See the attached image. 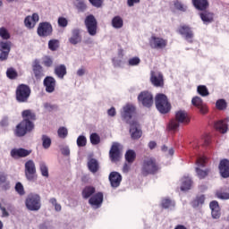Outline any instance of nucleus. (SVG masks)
<instances>
[{
    "instance_id": "49",
    "label": "nucleus",
    "mask_w": 229,
    "mask_h": 229,
    "mask_svg": "<svg viewBox=\"0 0 229 229\" xmlns=\"http://www.w3.org/2000/svg\"><path fill=\"white\" fill-rule=\"evenodd\" d=\"M58 137L60 139H65L69 135V131L65 127H60L57 131Z\"/></svg>"
},
{
    "instance_id": "29",
    "label": "nucleus",
    "mask_w": 229,
    "mask_h": 229,
    "mask_svg": "<svg viewBox=\"0 0 229 229\" xmlns=\"http://www.w3.org/2000/svg\"><path fill=\"white\" fill-rule=\"evenodd\" d=\"M193 6L200 12H205L208 8V0H192Z\"/></svg>"
},
{
    "instance_id": "44",
    "label": "nucleus",
    "mask_w": 229,
    "mask_h": 229,
    "mask_svg": "<svg viewBox=\"0 0 229 229\" xmlns=\"http://www.w3.org/2000/svg\"><path fill=\"white\" fill-rule=\"evenodd\" d=\"M89 140L93 146H98L101 142V137L98 133L94 132L90 135Z\"/></svg>"
},
{
    "instance_id": "5",
    "label": "nucleus",
    "mask_w": 229,
    "mask_h": 229,
    "mask_svg": "<svg viewBox=\"0 0 229 229\" xmlns=\"http://www.w3.org/2000/svg\"><path fill=\"white\" fill-rule=\"evenodd\" d=\"M31 96V88L28 84H20L15 90V99L18 103H28Z\"/></svg>"
},
{
    "instance_id": "32",
    "label": "nucleus",
    "mask_w": 229,
    "mask_h": 229,
    "mask_svg": "<svg viewBox=\"0 0 229 229\" xmlns=\"http://www.w3.org/2000/svg\"><path fill=\"white\" fill-rule=\"evenodd\" d=\"M125 162L133 164L137 160V153L133 149H128L124 154Z\"/></svg>"
},
{
    "instance_id": "48",
    "label": "nucleus",
    "mask_w": 229,
    "mask_h": 229,
    "mask_svg": "<svg viewBox=\"0 0 229 229\" xmlns=\"http://www.w3.org/2000/svg\"><path fill=\"white\" fill-rule=\"evenodd\" d=\"M174 6L175 10H179V12H186L187 11V6H185L182 2L175 0L174 2Z\"/></svg>"
},
{
    "instance_id": "25",
    "label": "nucleus",
    "mask_w": 229,
    "mask_h": 229,
    "mask_svg": "<svg viewBox=\"0 0 229 229\" xmlns=\"http://www.w3.org/2000/svg\"><path fill=\"white\" fill-rule=\"evenodd\" d=\"M219 174L222 178H229V160L222 159L218 165Z\"/></svg>"
},
{
    "instance_id": "14",
    "label": "nucleus",
    "mask_w": 229,
    "mask_h": 229,
    "mask_svg": "<svg viewBox=\"0 0 229 229\" xmlns=\"http://www.w3.org/2000/svg\"><path fill=\"white\" fill-rule=\"evenodd\" d=\"M177 33L182 35V37H183L190 44L194 42V32L189 25H181L177 30Z\"/></svg>"
},
{
    "instance_id": "55",
    "label": "nucleus",
    "mask_w": 229,
    "mask_h": 229,
    "mask_svg": "<svg viewBox=\"0 0 229 229\" xmlns=\"http://www.w3.org/2000/svg\"><path fill=\"white\" fill-rule=\"evenodd\" d=\"M43 65H45V67H52L53 66V58H51L50 56H45L43 58Z\"/></svg>"
},
{
    "instance_id": "43",
    "label": "nucleus",
    "mask_w": 229,
    "mask_h": 229,
    "mask_svg": "<svg viewBox=\"0 0 229 229\" xmlns=\"http://www.w3.org/2000/svg\"><path fill=\"white\" fill-rule=\"evenodd\" d=\"M39 171L42 176H45V178H49V168L45 165V163H40Z\"/></svg>"
},
{
    "instance_id": "53",
    "label": "nucleus",
    "mask_w": 229,
    "mask_h": 229,
    "mask_svg": "<svg viewBox=\"0 0 229 229\" xmlns=\"http://www.w3.org/2000/svg\"><path fill=\"white\" fill-rule=\"evenodd\" d=\"M15 191L20 194V196H24L26 191H24V186L21 182L15 184Z\"/></svg>"
},
{
    "instance_id": "40",
    "label": "nucleus",
    "mask_w": 229,
    "mask_h": 229,
    "mask_svg": "<svg viewBox=\"0 0 229 229\" xmlns=\"http://www.w3.org/2000/svg\"><path fill=\"white\" fill-rule=\"evenodd\" d=\"M197 92L198 94H199V96H202V98H207V96L210 95V92H208V89L205 85L198 86Z\"/></svg>"
},
{
    "instance_id": "21",
    "label": "nucleus",
    "mask_w": 229,
    "mask_h": 229,
    "mask_svg": "<svg viewBox=\"0 0 229 229\" xmlns=\"http://www.w3.org/2000/svg\"><path fill=\"white\" fill-rule=\"evenodd\" d=\"M135 114V106L131 105H127L123 107V114H122V118L125 121L126 124L131 123V117Z\"/></svg>"
},
{
    "instance_id": "64",
    "label": "nucleus",
    "mask_w": 229,
    "mask_h": 229,
    "mask_svg": "<svg viewBox=\"0 0 229 229\" xmlns=\"http://www.w3.org/2000/svg\"><path fill=\"white\" fill-rule=\"evenodd\" d=\"M2 191H8L10 189V182L6 181L5 182H3L2 184Z\"/></svg>"
},
{
    "instance_id": "30",
    "label": "nucleus",
    "mask_w": 229,
    "mask_h": 229,
    "mask_svg": "<svg viewBox=\"0 0 229 229\" xmlns=\"http://www.w3.org/2000/svg\"><path fill=\"white\" fill-rule=\"evenodd\" d=\"M69 42L73 46H76V44H80V42H81V34H80V30L75 29L72 30Z\"/></svg>"
},
{
    "instance_id": "57",
    "label": "nucleus",
    "mask_w": 229,
    "mask_h": 229,
    "mask_svg": "<svg viewBox=\"0 0 229 229\" xmlns=\"http://www.w3.org/2000/svg\"><path fill=\"white\" fill-rule=\"evenodd\" d=\"M132 164L133 163H129V162L125 161V163L123 164V173H130Z\"/></svg>"
},
{
    "instance_id": "56",
    "label": "nucleus",
    "mask_w": 229,
    "mask_h": 229,
    "mask_svg": "<svg viewBox=\"0 0 229 229\" xmlns=\"http://www.w3.org/2000/svg\"><path fill=\"white\" fill-rule=\"evenodd\" d=\"M68 24H69V21H67V19L64 17L58 18V25L60 26V28H67Z\"/></svg>"
},
{
    "instance_id": "22",
    "label": "nucleus",
    "mask_w": 229,
    "mask_h": 229,
    "mask_svg": "<svg viewBox=\"0 0 229 229\" xmlns=\"http://www.w3.org/2000/svg\"><path fill=\"white\" fill-rule=\"evenodd\" d=\"M40 21V17L38 16V13H34L32 16H27L24 20V24L26 28L29 30H33L35 26H37V23Z\"/></svg>"
},
{
    "instance_id": "38",
    "label": "nucleus",
    "mask_w": 229,
    "mask_h": 229,
    "mask_svg": "<svg viewBox=\"0 0 229 229\" xmlns=\"http://www.w3.org/2000/svg\"><path fill=\"white\" fill-rule=\"evenodd\" d=\"M216 196L219 199H229V187L225 190L217 191Z\"/></svg>"
},
{
    "instance_id": "60",
    "label": "nucleus",
    "mask_w": 229,
    "mask_h": 229,
    "mask_svg": "<svg viewBox=\"0 0 229 229\" xmlns=\"http://www.w3.org/2000/svg\"><path fill=\"white\" fill-rule=\"evenodd\" d=\"M114 67H121L123 65V61L121 59L113 58Z\"/></svg>"
},
{
    "instance_id": "26",
    "label": "nucleus",
    "mask_w": 229,
    "mask_h": 229,
    "mask_svg": "<svg viewBox=\"0 0 229 229\" xmlns=\"http://www.w3.org/2000/svg\"><path fill=\"white\" fill-rule=\"evenodd\" d=\"M211 209V216L213 219H219L221 217V208L219 207V202L213 200L209 204Z\"/></svg>"
},
{
    "instance_id": "47",
    "label": "nucleus",
    "mask_w": 229,
    "mask_h": 229,
    "mask_svg": "<svg viewBox=\"0 0 229 229\" xmlns=\"http://www.w3.org/2000/svg\"><path fill=\"white\" fill-rule=\"evenodd\" d=\"M0 37L3 40H9L11 35L6 28H0Z\"/></svg>"
},
{
    "instance_id": "19",
    "label": "nucleus",
    "mask_w": 229,
    "mask_h": 229,
    "mask_svg": "<svg viewBox=\"0 0 229 229\" xmlns=\"http://www.w3.org/2000/svg\"><path fill=\"white\" fill-rule=\"evenodd\" d=\"M31 155V150H28L26 148H13L11 150V157L12 158H14L15 160L19 158H26V157H30Z\"/></svg>"
},
{
    "instance_id": "23",
    "label": "nucleus",
    "mask_w": 229,
    "mask_h": 229,
    "mask_svg": "<svg viewBox=\"0 0 229 229\" xmlns=\"http://www.w3.org/2000/svg\"><path fill=\"white\" fill-rule=\"evenodd\" d=\"M150 81L154 87H164V75L161 72H151Z\"/></svg>"
},
{
    "instance_id": "9",
    "label": "nucleus",
    "mask_w": 229,
    "mask_h": 229,
    "mask_svg": "<svg viewBox=\"0 0 229 229\" xmlns=\"http://www.w3.org/2000/svg\"><path fill=\"white\" fill-rule=\"evenodd\" d=\"M197 167L195 168L197 176L199 178V180H203L208 176V174L210 173V169L206 168L205 170L201 169V167H205L207 164V157H198L196 160Z\"/></svg>"
},
{
    "instance_id": "51",
    "label": "nucleus",
    "mask_w": 229,
    "mask_h": 229,
    "mask_svg": "<svg viewBox=\"0 0 229 229\" xmlns=\"http://www.w3.org/2000/svg\"><path fill=\"white\" fill-rule=\"evenodd\" d=\"M161 207L163 208H169L171 207H174V203H173L172 199H164L161 202Z\"/></svg>"
},
{
    "instance_id": "58",
    "label": "nucleus",
    "mask_w": 229,
    "mask_h": 229,
    "mask_svg": "<svg viewBox=\"0 0 229 229\" xmlns=\"http://www.w3.org/2000/svg\"><path fill=\"white\" fill-rule=\"evenodd\" d=\"M89 1L93 6H96L97 8L101 7V4H103V0H89Z\"/></svg>"
},
{
    "instance_id": "36",
    "label": "nucleus",
    "mask_w": 229,
    "mask_h": 229,
    "mask_svg": "<svg viewBox=\"0 0 229 229\" xmlns=\"http://www.w3.org/2000/svg\"><path fill=\"white\" fill-rule=\"evenodd\" d=\"M96 193V188L93 186H86L82 190V198L84 199H89L93 194Z\"/></svg>"
},
{
    "instance_id": "63",
    "label": "nucleus",
    "mask_w": 229,
    "mask_h": 229,
    "mask_svg": "<svg viewBox=\"0 0 229 229\" xmlns=\"http://www.w3.org/2000/svg\"><path fill=\"white\" fill-rule=\"evenodd\" d=\"M62 155H64V157H69L71 155V150L68 148V147H64L61 149Z\"/></svg>"
},
{
    "instance_id": "59",
    "label": "nucleus",
    "mask_w": 229,
    "mask_h": 229,
    "mask_svg": "<svg viewBox=\"0 0 229 229\" xmlns=\"http://www.w3.org/2000/svg\"><path fill=\"white\" fill-rule=\"evenodd\" d=\"M0 210L2 211V217H9L10 213L6 211V208L3 207V205L0 204Z\"/></svg>"
},
{
    "instance_id": "15",
    "label": "nucleus",
    "mask_w": 229,
    "mask_h": 229,
    "mask_svg": "<svg viewBox=\"0 0 229 229\" xmlns=\"http://www.w3.org/2000/svg\"><path fill=\"white\" fill-rule=\"evenodd\" d=\"M130 134L132 140H139L142 137V130L137 120H132L130 123Z\"/></svg>"
},
{
    "instance_id": "20",
    "label": "nucleus",
    "mask_w": 229,
    "mask_h": 229,
    "mask_svg": "<svg viewBox=\"0 0 229 229\" xmlns=\"http://www.w3.org/2000/svg\"><path fill=\"white\" fill-rule=\"evenodd\" d=\"M43 85L46 89V92L52 94L56 89V80L54 77L47 76L43 81Z\"/></svg>"
},
{
    "instance_id": "61",
    "label": "nucleus",
    "mask_w": 229,
    "mask_h": 229,
    "mask_svg": "<svg viewBox=\"0 0 229 229\" xmlns=\"http://www.w3.org/2000/svg\"><path fill=\"white\" fill-rule=\"evenodd\" d=\"M77 8L78 10H80L81 12H85V10H87V4H85V3L80 2L77 4Z\"/></svg>"
},
{
    "instance_id": "11",
    "label": "nucleus",
    "mask_w": 229,
    "mask_h": 229,
    "mask_svg": "<svg viewBox=\"0 0 229 229\" xmlns=\"http://www.w3.org/2000/svg\"><path fill=\"white\" fill-rule=\"evenodd\" d=\"M151 49H165L167 47V39L156 35H152L148 40Z\"/></svg>"
},
{
    "instance_id": "4",
    "label": "nucleus",
    "mask_w": 229,
    "mask_h": 229,
    "mask_svg": "<svg viewBox=\"0 0 229 229\" xmlns=\"http://www.w3.org/2000/svg\"><path fill=\"white\" fill-rule=\"evenodd\" d=\"M156 108L160 114H169L171 112V102L163 93H158L155 98Z\"/></svg>"
},
{
    "instance_id": "18",
    "label": "nucleus",
    "mask_w": 229,
    "mask_h": 229,
    "mask_svg": "<svg viewBox=\"0 0 229 229\" xmlns=\"http://www.w3.org/2000/svg\"><path fill=\"white\" fill-rule=\"evenodd\" d=\"M191 105L193 106H196L198 110H199V113L202 114V115H205V114H208V107L207 106V104L203 103V99L199 97H194L191 99Z\"/></svg>"
},
{
    "instance_id": "52",
    "label": "nucleus",
    "mask_w": 229,
    "mask_h": 229,
    "mask_svg": "<svg viewBox=\"0 0 229 229\" xmlns=\"http://www.w3.org/2000/svg\"><path fill=\"white\" fill-rule=\"evenodd\" d=\"M139 64H140V58H139L137 56L131 57L128 61V65H130L131 67H135V66L139 65Z\"/></svg>"
},
{
    "instance_id": "17",
    "label": "nucleus",
    "mask_w": 229,
    "mask_h": 229,
    "mask_svg": "<svg viewBox=\"0 0 229 229\" xmlns=\"http://www.w3.org/2000/svg\"><path fill=\"white\" fill-rule=\"evenodd\" d=\"M37 33L38 37H50V35H53V25L47 21L40 22Z\"/></svg>"
},
{
    "instance_id": "13",
    "label": "nucleus",
    "mask_w": 229,
    "mask_h": 229,
    "mask_svg": "<svg viewBox=\"0 0 229 229\" xmlns=\"http://www.w3.org/2000/svg\"><path fill=\"white\" fill-rule=\"evenodd\" d=\"M32 67V76L35 80L39 81L46 76L44 72V67L40 64V61L38 59H35L31 64Z\"/></svg>"
},
{
    "instance_id": "35",
    "label": "nucleus",
    "mask_w": 229,
    "mask_h": 229,
    "mask_svg": "<svg viewBox=\"0 0 229 229\" xmlns=\"http://www.w3.org/2000/svg\"><path fill=\"white\" fill-rule=\"evenodd\" d=\"M111 24L114 30H121L124 26V21H123L121 16H114L112 19Z\"/></svg>"
},
{
    "instance_id": "54",
    "label": "nucleus",
    "mask_w": 229,
    "mask_h": 229,
    "mask_svg": "<svg viewBox=\"0 0 229 229\" xmlns=\"http://www.w3.org/2000/svg\"><path fill=\"white\" fill-rule=\"evenodd\" d=\"M216 106L217 110H225L226 109V101L225 99H219L216 101Z\"/></svg>"
},
{
    "instance_id": "46",
    "label": "nucleus",
    "mask_w": 229,
    "mask_h": 229,
    "mask_svg": "<svg viewBox=\"0 0 229 229\" xmlns=\"http://www.w3.org/2000/svg\"><path fill=\"white\" fill-rule=\"evenodd\" d=\"M203 203H205V195H199L192 201V206L196 208L199 205H203Z\"/></svg>"
},
{
    "instance_id": "12",
    "label": "nucleus",
    "mask_w": 229,
    "mask_h": 229,
    "mask_svg": "<svg viewBox=\"0 0 229 229\" xmlns=\"http://www.w3.org/2000/svg\"><path fill=\"white\" fill-rule=\"evenodd\" d=\"M138 101L145 108H151L154 103L153 94L149 91H141L138 96Z\"/></svg>"
},
{
    "instance_id": "41",
    "label": "nucleus",
    "mask_w": 229,
    "mask_h": 229,
    "mask_svg": "<svg viewBox=\"0 0 229 229\" xmlns=\"http://www.w3.org/2000/svg\"><path fill=\"white\" fill-rule=\"evenodd\" d=\"M41 140L44 149H49V148H51V138H49V136L46 134L42 135Z\"/></svg>"
},
{
    "instance_id": "28",
    "label": "nucleus",
    "mask_w": 229,
    "mask_h": 229,
    "mask_svg": "<svg viewBox=\"0 0 229 229\" xmlns=\"http://www.w3.org/2000/svg\"><path fill=\"white\" fill-rule=\"evenodd\" d=\"M199 17L204 24H210V22H214V13L207 10L200 13Z\"/></svg>"
},
{
    "instance_id": "45",
    "label": "nucleus",
    "mask_w": 229,
    "mask_h": 229,
    "mask_svg": "<svg viewBox=\"0 0 229 229\" xmlns=\"http://www.w3.org/2000/svg\"><path fill=\"white\" fill-rule=\"evenodd\" d=\"M44 108L47 112H56L58 110V105L47 102L44 104Z\"/></svg>"
},
{
    "instance_id": "27",
    "label": "nucleus",
    "mask_w": 229,
    "mask_h": 229,
    "mask_svg": "<svg viewBox=\"0 0 229 229\" xmlns=\"http://www.w3.org/2000/svg\"><path fill=\"white\" fill-rule=\"evenodd\" d=\"M89 205L92 207H100L103 203V193L98 192L95 195L91 196L89 199Z\"/></svg>"
},
{
    "instance_id": "6",
    "label": "nucleus",
    "mask_w": 229,
    "mask_h": 229,
    "mask_svg": "<svg viewBox=\"0 0 229 229\" xmlns=\"http://www.w3.org/2000/svg\"><path fill=\"white\" fill-rule=\"evenodd\" d=\"M25 206L28 210L37 212L42 208L40 195L38 193H30L25 199Z\"/></svg>"
},
{
    "instance_id": "16",
    "label": "nucleus",
    "mask_w": 229,
    "mask_h": 229,
    "mask_svg": "<svg viewBox=\"0 0 229 229\" xmlns=\"http://www.w3.org/2000/svg\"><path fill=\"white\" fill-rule=\"evenodd\" d=\"M12 51V41H0V62H6Z\"/></svg>"
},
{
    "instance_id": "50",
    "label": "nucleus",
    "mask_w": 229,
    "mask_h": 229,
    "mask_svg": "<svg viewBox=\"0 0 229 229\" xmlns=\"http://www.w3.org/2000/svg\"><path fill=\"white\" fill-rule=\"evenodd\" d=\"M77 146L79 148H85L87 146V138L83 135H81L77 138Z\"/></svg>"
},
{
    "instance_id": "62",
    "label": "nucleus",
    "mask_w": 229,
    "mask_h": 229,
    "mask_svg": "<svg viewBox=\"0 0 229 229\" xmlns=\"http://www.w3.org/2000/svg\"><path fill=\"white\" fill-rule=\"evenodd\" d=\"M117 112L115 111V107H111L110 109L107 110V114L110 117H115Z\"/></svg>"
},
{
    "instance_id": "37",
    "label": "nucleus",
    "mask_w": 229,
    "mask_h": 229,
    "mask_svg": "<svg viewBox=\"0 0 229 229\" xmlns=\"http://www.w3.org/2000/svg\"><path fill=\"white\" fill-rule=\"evenodd\" d=\"M192 187V180L189 177H184L181 185V191H190Z\"/></svg>"
},
{
    "instance_id": "31",
    "label": "nucleus",
    "mask_w": 229,
    "mask_h": 229,
    "mask_svg": "<svg viewBox=\"0 0 229 229\" xmlns=\"http://www.w3.org/2000/svg\"><path fill=\"white\" fill-rule=\"evenodd\" d=\"M55 74H56L57 78H60V80H64V76L67 74V67L65 64L55 66Z\"/></svg>"
},
{
    "instance_id": "1",
    "label": "nucleus",
    "mask_w": 229,
    "mask_h": 229,
    "mask_svg": "<svg viewBox=\"0 0 229 229\" xmlns=\"http://www.w3.org/2000/svg\"><path fill=\"white\" fill-rule=\"evenodd\" d=\"M22 121L20 122L13 129L15 137H24L27 133H31L35 130V123L37 114L31 109H26L21 112Z\"/></svg>"
},
{
    "instance_id": "24",
    "label": "nucleus",
    "mask_w": 229,
    "mask_h": 229,
    "mask_svg": "<svg viewBox=\"0 0 229 229\" xmlns=\"http://www.w3.org/2000/svg\"><path fill=\"white\" fill-rule=\"evenodd\" d=\"M109 182L113 189H117V187L121 185V182H123V176L118 172H111L109 174Z\"/></svg>"
},
{
    "instance_id": "7",
    "label": "nucleus",
    "mask_w": 229,
    "mask_h": 229,
    "mask_svg": "<svg viewBox=\"0 0 229 229\" xmlns=\"http://www.w3.org/2000/svg\"><path fill=\"white\" fill-rule=\"evenodd\" d=\"M84 24L90 37L98 35V20L93 14H89L85 18Z\"/></svg>"
},
{
    "instance_id": "2",
    "label": "nucleus",
    "mask_w": 229,
    "mask_h": 229,
    "mask_svg": "<svg viewBox=\"0 0 229 229\" xmlns=\"http://www.w3.org/2000/svg\"><path fill=\"white\" fill-rule=\"evenodd\" d=\"M160 171V165L155 157H146L141 163V176H149V174H157Z\"/></svg>"
},
{
    "instance_id": "34",
    "label": "nucleus",
    "mask_w": 229,
    "mask_h": 229,
    "mask_svg": "<svg viewBox=\"0 0 229 229\" xmlns=\"http://www.w3.org/2000/svg\"><path fill=\"white\" fill-rule=\"evenodd\" d=\"M88 168L90 173H98L99 171V162L96 158H90L88 161Z\"/></svg>"
},
{
    "instance_id": "10",
    "label": "nucleus",
    "mask_w": 229,
    "mask_h": 229,
    "mask_svg": "<svg viewBox=\"0 0 229 229\" xmlns=\"http://www.w3.org/2000/svg\"><path fill=\"white\" fill-rule=\"evenodd\" d=\"M25 178H27L28 182L37 181V166L31 159L25 163Z\"/></svg>"
},
{
    "instance_id": "33",
    "label": "nucleus",
    "mask_w": 229,
    "mask_h": 229,
    "mask_svg": "<svg viewBox=\"0 0 229 229\" xmlns=\"http://www.w3.org/2000/svg\"><path fill=\"white\" fill-rule=\"evenodd\" d=\"M215 129L220 133H226L228 131V124L225 121L220 120L215 123Z\"/></svg>"
},
{
    "instance_id": "42",
    "label": "nucleus",
    "mask_w": 229,
    "mask_h": 229,
    "mask_svg": "<svg viewBox=\"0 0 229 229\" xmlns=\"http://www.w3.org/2000/svg\"><path fill=\"white\" fill-rule=\"evenodd\" d=\"M60 47V41L58 39H50L48 41V49L50 51H56Z\"/></svg>"
},
{
    "instance_id": "3",
    "label": "nucleus",
    "mask_w": 229,
    "mask_h": 229,
    "mask_svg": "<svg viewBox=\"0 0 229 229\" xmlns=\"http://www.w3.org/2000/svg\"><path fill=\"white\" fill-rule=\"evenodd\" d=\"M180 123L182 124H189L191 123V118H189V114L187 111L179 110L175 113V119H172L168 124V129L174 131L180 128Z\"/></svg>"
},
{
    "instance_id": "8",
    "label": "nucleus",
    "mask_w": 229,
    "mask_h": 229,
    "mask_svg": "<svg viewBox=\"0 0 229 229\" xmlns=\"http://www.w3.org/2000/svg\"><path fill=\"white\" fill-rule=\"evenodd\" d=\"M123 157V146L119 142H113L109 150V158L111 162H121Z\"/></svg>"
},
{
    "instance_id": "39",
    "label": "nucleus",
    "mask_w": 229,
    "mask_h": 229,
    "mask_svg": "<svg viewBox=\"0 0 229 229\" xmlns=\"http://www.w3.org/2000/svg\"><path fill=\"white\" fill-rule=\"evenodd\" d=\"M6 76L9 80H17L19 77V73L17 72V70L13 67H10L6 71Z\"/></svg>"
}]
</instances>
